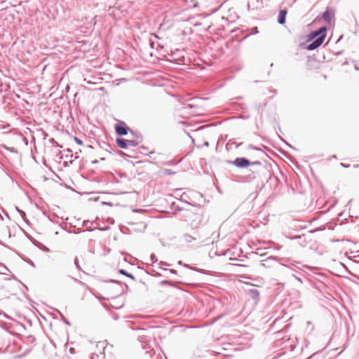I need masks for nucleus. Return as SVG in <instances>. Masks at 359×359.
<instances>
[{
  "mask_svg": "<svg viewBox=\"0 0 359 359\" xmlns=\"http://www.w3.org/2000/svg\"><path fill=\"white\" fill-rule=\"evenodd\" d=\"M327 27L323 26L319 29L312 31L306 36V41H311L305 48L308 50H313L320 47L324 42L327 36Z\"/></svg>",
  "mask_w": 359,
  "mask_h": 359,
  "instance_id": "1",
  "label": "nucleus"
},
{
  "mask_svg": "<svg viewBox=\"0 0 359 359\" xmlns=\"http://www.w3.org/2000/svg\"><path fill=\"white\" fill-rule=\"evenodd\" d=\"M176 210H183L182 217L192 229L198 228L201 224L202 217L201 214L197 212L199 208L192 206L191 208H185L184 207L177 206Z\"/></svg>",
  "mask_w": 359,
  "mask_h": 359,
  "instance_id": "2",
  "label": "nucleus"
},
{
  "mask_svg": "<svg viewBox=\"0 0 359 359\" xmlns=\"http://www.w3.org/2000/svg\"><path fill=\"white\" fill-rule=\"evenodd\" d=\"M226 163L238 168H246L251 165V161L245 157H237L233 161H226Z\"/></svg>",
  "mask_w": 359,
  "mask_h": 359,
  "instance_id": "3",
  "label": "nucleus"
},
{
  "mask_svg": "<svg viewBox=\"0 0 359 359\" xmlns=\"http://www.w3.org/2000/svg\"><path fill=\"white\" fill-rule=\"evenodd\" d=\"M129 131L133 135H135V133L130 130V128L126 125L125 122L119 121L115 125V132L118 135H126Z\"/></svg>",
  "mask_w": 359,
  "mask_h": 359,
  "instance_id": "4",
  "label": "nucleus"
},
{
  "mask_svg": "<svg viewBox=\"0 0 359 359\" xmlns=\"http://www.w3.org/2000/svg\"><path fill=\"white\" fill-rule=\"evenodd\" d=\"M116 142L119 148L123 149H127L128 147H137L139 144L138 142L135 140H129L121 137H117Z\"/></svg>",
  "mask_w": 359,
  "mask_h": 359,
  "instance_id": "5",
  "label": "nucleus"
},
{
  "mask_svg": "<svg viewBox=\"0 0 359 359\" xmlns=\"http://www.w3.org/2000/svg\"><path fill=\"white\" fill-rule=\"evenodd\" d=\"M229 250L230 248H227L226 250H223L222 248H211L209 251L208 255L211 259L217 256H225Z\"/></svg>",
  "mask_w": 359,
  "mask_h": 359,
  "instance_id": "6",
  "label": "nucleus"
},
{
  "mask_svg": "<svg viewBox=\"0 0 359 359\" xmlns=\"http://www.w3.org/2000/svg\"><path fill=\"white\" fill-rule=\"evenodd\" d=\"M104 281L106 282V283H116V284H117L120 287V289H118L117 290V292H116V296H118V295H121V294H123V289L122 288L123 285H124L126 287H128V285L126 283H123L121 281L117 280H115V279H108V280H105Z\"/></svg>",
  "mask_w": 359,
  "mask_h": 359,
  "instance_id": "7",
  "label": "nucleus"
},
{
  "mask_svg": "<svg viewBox=\"0 0 359 359\" xmlns=\"http://www.w3.org/2000/svg\"><path fill=\"white\" fill-rule=\"evenodd\" d=\"M248 296L255 301V303H257L259 300V291L256 288H251L248 290Z\"/></svg>",
  "mask_w": 359,
  "mask_h": 359,
  "instance_id": "8",
  "label": "nucleus"
},
{
  "mask_svg": "<svg viewBox=\"0 0 359 359\" xmlns=\"http://www.w3.org/2000/svg\"><path fill=\"white\" fill-rule=\"evenodd\" d=\"M183 266L187 268V269H189L190 270L198 272L200 273L206 274V275H212V271H207V270L202 269H199V268H196V267H194V266H190L188 264H183Z\"/></svg>",
  "mask_w": 359,
  "mask_h": 359,
  "instance_id": "9",
  "label": "nucleus"
},
{
  "mask_svg": "<svg viewBox=\"0 0 359 359\" xmlns=\"http://www.w3.org/2000/svg\"><path fill=\"white\" fill-rule=\"evenodd\" d=\"M287 11L280 10L278 15V22L280 25H284L286 21Z\"/></svg>",
  "mask_w": 359,
  "mask_h": 359,
  "instance_id": "10",
  "label": "nucleus"
},
{
  "mask_svg": "<svg viewBox=\"0 0 359 359\" xmlns=\"http://www.w3.org/2000/svg\"><path fill=\"white\" fill-rule=\"evenodd\" d=\"M106 346H107V341H99V342H97V344L96 345L97 349L99 351H100V355H103V357L102 359H103L104 357V351L106 348Z\"/></svg>",
  "mask_w": 359,
  "mask_h": 359,
  "instance_id": "11",
  "label": "nucleus"
},
{
  "mask_svg": "<svg viewBox=\"0 0 359 359\" xmlns=\"http://www.w3.org/2000/svg\"><path fill=\"white\" fill-rule=\"evenodd\" d=\"M177 283L184 284V283L181 282V281L173 282V281L168 280H163L159 283V284L161 285H169V286L173 287H177Z\"/></svg>",
  "mask_w": 359,
  "mask_h": 359,
  "instance_id": "12",
  "label": "nucleus"
},
{
  "mask_svg": "<svg viewBox=\"0 0 359 359\" xmlns=\"http://www.w3.org/2000/svg\"><path fill=\"white\" fill-rule=\"evenodd\" d=\"M333 17L334 13L330 10H326L323 13V18L326 22H330Z\"/></svg>",
  "mask_w": 359,
  "mask_h": 359,
  "instance_id": "13",
  "label": "nucleus"
},
{
  "mask_svg": "<svg viewBox=\"0 0 359 359\" xmlns=\"http://www.w3.org/2000/svg\"><path fill=\"white\" fill-rule=\"evenodd\" d=\"M250 255L255 260L260 261V262L271 259V257H268L267 258H266V259H259V258L264 257L266 255V254H264V253L259 255L258 252H252L251 253H250Z\"/></svg>",
  "mask_w": 359,
  "mask_h": 359,
  "instance_id": "14",
  "label": "nucleus"
},
{
  "mask_svg": "<svg viewBox=\"0 0 359 359\" xmlns=\"http://www.w3.org/2000/svg\"><path fill=\"white\" fill-rule=\"evenodd\" d=\"M118 273L119 274H121L123 276H125L129 278H130L133 280H135V277L130 273H128L126 270L120 269L118 270Z\"/></svg>",
  "mask_w": 359,
  "mask_h": 359,
  "instance_id": "15",
  "label": "nucleus"
},
{
  "mask_svg": "<svg viewBox=\"0 0 359 359\" xmlns=\"http://www.w3.org/2000/svg\"><path fill=\"white\" fill-rule=\"evenodd\" d=\"M182 239L186 243H190L193 241L196 240V238L194 237H193L192 236L189 235L187 233L184 234Z\"/></svg>",
  "mask_w": 359,
  "mask_h": 359,
  "instance_id": "16",
  "label": "nucleus"
},
{
  "mask_svg": "<svg viewBox=\"0 0 359 359\" xmlns=\"http://www.w3.org/2000/svg\"><path fill=\"white\" fill-rule=\"evenodd\" d=\"M339 265L343 269V270H339L341 273L346 272L348 275L353 276V273L348 269V267L341 262H339Z\"/></svg>",
  "mask_w": 359,
  "mask_h": 359,
  "instance_id": "17",
  "label": "nucleus"
},
{
  "mask_svg": "<svg viewBox=\"0 0 359 359\" xmlns=\"http://www.w3.org/2000/svg\"><path fill=\"white\" fill-rule=\"evenodd\" d=\"M110 229V227L109 226H104V227H100L98 225H97L95 228L92 229L91 227H87V229H86V231H94L95 229H98L100 231H107ZM85 231V230L83 231Z\"/></svg>",
  "mask_w": 359,
  "mask_h": 359,
  "instance_id": "18",
  "label": "nucleus"
},
{
  "mask_svg": "<svg viewBox=\"0 0 359 359\" xmlns=\"http://www.w3.org/2000/svg\"><path fill=\"white\" fill-rule=\"evenodd\" d=\"M121 255L123 257V261L125 262H127L130 264H133L130 261L131 259H133V256L125 252H121Z\"/></svg>",
  "mask_w": 359,
  "mask_h": 359,
  "instance_id": "19",
  "label": "nucleus"
},
{
  "mask_svg": "<svg viewBox=\"0 0 359 359\" xmlns=\"http://www.w3.org/2000/svg\"><path fill=\"white\" fill-rule=\"evenodd\" d=\"M159 269L163 270V271H168L170 273L177 275V271L175 270V269H166V268H163V267H161V266H159Z\"/></svg>",
  "mask_w": 359,
  "mask_h": 359,
  "instance_id": "20",
  "label": "nucleus"
},
{
  "mask_svg": "<svg viewBox=\"0 0 359 359\" xmlns=\"http://www.w3.org/2000/svg\"><path fill=\"white\" fill-rule=\"evenodd\" d=\"M248 149L259 151L262 155L266 156V153L264 151H263L261 149H259V148H258V147H255V146H254L252 144H250L248 146Z\"/></svg>",
  "mask_w": 359,
  "mask_h": 359,
  "instance_id": "21",
  "label": "nucleus"
},
{
  "mask_svg": "<svg viewBox=\"0 0 359 359\" xmlns=\"http://www.w3.org/2000/svg\"><path fill=\"white\" fill-rule=\"evenodd\" d=\"M65 154V156L66 158L67 157H70V158H72L74 156V154H72V150L70 149H67L66 150L64 151Z\"/></svg>",
  "mask_w": 359,
  "mask_h": 359,
  "instance_id": "22",
  "label": "nucleus"
},
{
  "mask_svg": "<svg viewBox=\"0 0 359 359\" xmlns=\"http://www.w3.org/2000/svg\"><path fill=\"white\" fill-rule=\"evenodd\" d=\"M150 259L152 263H155V262H158V259H157L156 256L153 253L151 254V255H150Z\"/></svg>",
  "mask_w": 359,
  "mask_h": 359,
  "instance_id": "23",
  "label": "nucleus"
},
{
  "mask_svg": "<svg viewBox=\"0 0 359 359\" xmlns=\"http://www.w3.org/2000/svg\"><path fill=\"white\" fill-rule=\"evenodd\" d=\"M15 209L18 212V213L20 215V216L22 217V218H25V216H26V214L24 211L21 210L20 209H19L18 207H15Z\"/></svg>",
  "mask_w": 359,
  "mask_h": 359,
  "instance_id": "24",
  "label": "nucleus"
},
{
  "mask_svg": "<svg viewBox=\"0 0 359 359\" xmlns=\"http://www.w3.org/2000/svg\"><path fill=\"white\" fill-rule=\"evenodd\" d=\"M159 265H160V266H161V267H163H163H165V266H171V264H169V263H168V262H163V261H161V262H159Z\"/></svg>",
  "mask_w": 359,
  "mask_h": 359,
  "instance_id": "25",
  "label": "nucleus"
},
{
  "mask_svg": "<svg viewBox=\"0 0 359 359\" xmlns=\"http://www.w3.org/2000/svg\"><path fill=\"white\" fill-rule=\"evenodd\" d=\"M74 264L76 266V267L79 269V270H81V267L79 264V259L78 258L76 257L75 259H74Z\"/></svg>",
  "mask_w": 359,
  "mask_h": 359,
  "instance_id": "26",
  "label": "nucleus"
},
{
  "mask_svg": "<svg viewBox=\"0 0 359 359\" xmlns=\"http://www.w3.org/2000/svg\"><path fill=\"white\" fill-rule=\"evenodd\" d=\"M74 141H75V142H76V144H79V145L83 144V141H82L81 139H79V138H78V137H74Z\"/></svg>",
  "mask_w": 359,
  "mask_h": 359,
  "instance_id": "27",
  "label": "nucleus"
},
{
  "mask_svg": "<svg viewBox=\"0 0 359 359\" xmlns=\"http://www.w3.org/2000/svg\"><path fill=\"white\" fill-rule=\"evenodd\" d=\"M262 165V162L259 161H251V165Z\"/></svg>",
  "mask_w": 359,
  "mask_h": 359,
  "instance_id": "28",
  "label": "nucleus"
},
{
  "mask_svg": "<svg viewBox=\"0 0 359 359\" xmlns=\"http://www.w3.org/2000/svg\"><path fill=\"white\" fill-rule=\"evenodd\" d=\"M90 221L89 220H84L82 223V226H87V224L89 223ZM93 223H95V221L94 222H90V224H93Z\"/></svg>",
  "mask_w": 359,
  "mask_h": 359,
  "instance_id": "29",
  "label": "nucleus"
},
{
  "mask_svg": "<svg viewBox=\"0 0 359 359\" xmlns=\"http://www.w3.org/2000/svg\"><path fill=\"white\" fill-rule=\"evenodd\" d=\"M4 147L6 150L10 151L11 152H13H13H16L15 149V148H13V147H12V148H9V147H6V146H4Z\"/></svg>",
  "mask_w": 359,
  "mask_h": 359,
  "instance_id": "30",
  "label": "nucleus"
},
{
  "mask_svg": "<svg viewBox=\"0 0 359 359\" xmlns=\"http://www.w3.org/2000/svg\"><path fill=\"white\" fill-rule=\"evenodd\" d=\"M177 206H179V205H176L175 202H172V203H171V205H170V207H171V208H172H172H173V209H175V212H177V210H176V207H177Z\"/></svg>",
  "mask_w": 359,
  "mask_h": 359,
  "instance_id": "31",
  "label": "nucleus"
},
{
  "mask_svg": "<svg viewBox=\"0 0 359 359\" xmlns=\"http://www.w3.org/2000/svg\"><path fill=\"white\" fill-rule=\"evenodd\" d=\"M62 320H63V322H64L65 324H67V325H70L69 321L67 318H65V316H62Z\"/></svg>",
  "mask_w": 359,
  "mask_h": 359,
  "instance_id": "32",
  "label": "nucleus"
},
{
  "mask_svg": "<svg viewBox=\"0 0 359 359\" xmlns=\"http://www.w3.org/2000/svg\"><path fill=\"white\" fill-rule=\"evenodd\" d=\"M25 354L24 353H22V354H18V355H15L14 356V358L15 359H20V358H22V357H24Z\"/></svg>",
  "mask_w": 359,
  "mask_h": 359,
  "instance_id": "33",
  "label": "nucleus"
},
{
  "mask_svg": "<svg viewBox=\"0 0 359 359\" xmlns=\"http://www.w3.org/2000/svg\"><path fill=\"white\" fill-rule=\"evenodd\" d=\"M194 105L191 104H185L184 106V109L193 108Z\"/></svg>",
  "mask_w": 359,
  "mask_h": 359,
  "instance_id": "34",
  "label": "nucleus"
},
{
  "mask_svg": "<svg viewBox=\"0 0 359 359\" xmlns=\"http://www.w3.org/2000/svg\"><path fill=\"white\" fill-rule=\"evenodd\" d=\"M152 276H154V277H161L162 276V274L159 272H154Z\"/></svg>",
  "mask_w": 359,
  "mask_h": 359,
  "instance_id": "35",
  "label": "nucleus"
},
{
  "mask_svg": "<svg viewBox=\"0 0 359 359\" xmlns=\"http://www.w3.org/2000/svg\"><path fill=\"white\" fill-rule=\"evenodd\" d=\"M356 254V255H354L353 257H359V250L356 251V252H351V254Z\"/></svg>",
  "mask_w": 359,
  "mask_h": 359,
  "instance_id": "36",
  "label": "nucleus"
},
{
  "mask_svg": "<svg viewBox=\"0 0 359 359\" xmlns=\"http://www.w3.org/2000/svg\"><path fill=\"white\" fill-rule=\"evenodd\" d=\"M26 262L28 264H29L32 266L35 267V264H34V262L32 260L29 259L28 261H26Z\"/></svg>",
  "mask_w": 359,
  "mask_h": 359,
  "instance_id": "37",
  "label": "nucleus"
},
{
  "mask_svg": "<svg viewBox=\"0 0 359 359\" xmlns=\"http://www.w3.org/2000/svg\"><path fill=\"white\" fill-rule=\"evenodd\" d=\"M253 33L257 34L259 32L258 28L257 27H255L252 28Z\"/></svg>",
  "mask_w": 359,
  "mask_h": 359,
  "instance_id": "38",
  "label": "nucleus"
},
{
  "mask_svg": "<svg viewBox=\"0 0 359 359\" xmlns=\"http://www.w3.org/2000/svg\"><path fill=\"white\" fill-rule=\"evenodd\" d=\"M102 203L104 205H109V206H112L113 205V203H111V202H103Z\"/></svg>",
  "mask_w": 359,
  "mask_h": 359,
  "instance_id": "39",
  "label": "nucleus"
},
{
  "mask_svg": "<svg viewBox=\"0 0 359 359\" xmlns=\"http://www.w3.org/2000/svg\"><path fill=\"white\" fill-rule=\"evenodd\" d=\"M43 251H44L45 252H50V248H41Z\"/></svg>",
  "mask_w": 359,
  "mask_h": 359,
  "instance_id": "40",
  "label": "nucleus"
},
{
  "mask_svg": "<svg viewBox=\"0 0 359 359\" xmlns=\"http://www.w3.org/2000/svg\"><path fill=\"white\" fill-rule=\"evenodd\" d=\"M303 267L306 268V269H310V270L313 269V268H312V267H311V266H307V265H303Z\"/></svg>",
  "mask_w": 359,
  "mask_h": 359,
  "instance_id": "41",
  "label": "nucleus"
},
{
  "mask_svg": "<svg viewBox=\"0 0 359 359\" xmlns=\"http://www.w3.org/2000/svg\"><path fill=\"white\" fill-rule=\"evenodd\" d=\"M233 144H235L236 147L238 148L242 143H236V142H233Z\"/></svg>",
  "mask_w": 359,
  "mask_h": 359,
  "instance_id": "42",
  "label": "nucleus"
},
{
  "mask_svg": "<svg viewBox=\"0 0 359 359\" xmlns=\"http://www.w3.org/2000/svg\"><path fill=\"white\" fill-rule=\"evenodd\" d=\"M74 156L75 158H79V153L78 152H76L74 154Z\"/></svg>",
  "mask_w": 359,
  "mask_h": 359,
  "instance_id": "43",
  "label": "nucleus"
},
{
  "mask_svg": "<svg viewBox=\"0 0 359 359\" xmlns=\"http://www.w3.org/2000/svg\"><path fill=\"white\" fill-rule=\"evenodd\" d=\"M296 280H297L299 282H300L301 283H303L302 279L300 278H298V277H295Z\"/></svg>",
  "mask_w": 359,
  "mask_h": 359,
  "instance_id": "44",
  "label": "nucleus"
},
{
  "mask_svg": "<svg viewBox=\"0 0 359 359\" xmlns=\"http://www.w3.org/2000/svg\"><path fill=\"white\" fill-rule=\"evenodd\" d=\"M1 313H3L6 318H8V316H7L5 313H4V312H2V311H0V315H1Z\"/></svg>",
  "mask_w": 359,
  "mask_h": 359,
  "instance_id": "45",
  "label": "nucleus"
},
{
  "mask_svg": "<svg viewBox=\"0 0 359 359\" xmlns=\"http://www.w3.org/2000/svg\"><path fill=\"white\" fill-rule=\"evenodd\" d=\"M50 142L51 143H55V144L56 143V142L55 141V140H54L53 138L50 139Z\"/></svg>",
  "mask_w": 359,
  "mask_h": 359,
  "instance_id": "46",
  "label": "nucleus"
},
{
  "mask_svg": "<svg viewBox=\"0 0 359 359\" xmlns=\"http://www.w3.org/2000/svg\"><path fill=\"white\" fill-rule=\"evenodd\" d=\"M97 163H98V160H95L91 162V163H93V164Z\"/></svg>",
  "mask_w": 359,
  "mask_h": 359,
  "instance_id": "47",
  "label": "nucleus"
},
{
  "mask_svg": "<svg viewBox=\"0 0 359 359\" xmlns=\"http://www.w3.org/2000/svg\"><path fill=\"white\" fill-rule=\"evenodd\" d=\"M95 356L99 357L98 354L93 353L92 359H94Z\"/></svg>",
  "mask_w": 359,
  "mask_h": 359,
  "instance_id": "48",
  "label": "nucleus"
},
{
  "mask_svg": "<svg viewBox=\"0 0 359 359\" xmlns=\"http://www.w3.org/2000/svg\"><path fill=\"white\" fill-rule=\"evenodd\" d=\"M341 166H343V167H344V168H348V167L349 166V165H345V164H344V163H341Z\"/></svg>",
  "mask_w": 359,
  "mask_h": 359,
  "instance_id": "49",
  "label": "nucleus"
},
{
  "mask_svg": "<svg viewBox=\"0 0 359 359\" xmlns=\"http://www.w3.org/2000/svg\"><path fill=\"white\" fill-rule=\"evenodd\" d=\"M344 255L347 257L348 259L352 260L351 258L348 256L347 252H345Z\"/></svg>",
  "mask_w": 359,
  "mask_h": 359,
  "instance_id": "50",
  "label": "nucleus"
},
{
  "mask_svg": "<svg viewBox=\"0 0 359 359\" xmlns=\"http://www.w3.org/2000/svg\"><path fill=\"white\" fill-rule=\"evenodd\" d=\"M69 352H70L71 353H74V348H69Z\"/></svg>",
  "mask_w": 359,
  "mask_h": 359,
  "instance_id": "51",
  "label": "nucleus"
},
{
  "mask_svg": "<svg viewBox=\"0 0 359 359\" xmlns=\"http://www.w3.org/2000/svg\"><path fill=\"white\" fill-rule=\"evenodd\" d=\"M178 264L183 266V264H184L182 261H179Z\"/></svg>",
  "mask_w": 359,
  "mask_h": 359,
  "instance_id": "52",
  "label": "nucleus"
},
{
  "mask_svg": "<svg viewBox=\"0 0 359 359\" xmlns=\"http://www.w3.org/2000/svg\"><path fill=\"white\" fill-rule=\"evenodd\" d=\"M55 144H56V146H57V147H60V148H62V147L61 145H60V144H59L58 143H57V142L55 143Z\"/></svg>",
  "mask_w": 359,
  "mask_h": 359,
  "instance_id": "53",
  "label": "nucleus"
},
{
  "mask_svg": "<svg viewBox=\"0 0 359 359\" xmlns=\"http://www.w3.org/2000/svg\"><path fill=\"white\" fill-rule=\"evenodd\" d=\"M204 144H205V146H206V147H208V146H209V143H208V142H205L204 143Z\"/></svg>",
  "mask_w": 359,
  "mask_h": 359,
  "instance_id": "54",
  "label": "nucleus"
},
{
  "mask_svg": "<svg viewBox=\"0 0 359 359\" xmlns=\"http://www.w3.org/2000/svg\"><path fill=\"white\" fill-rule=\"evenodd\" d=\"M256 249L258 250H266V248H256Z\"/></svg>",
  "mask_w": 359,
  "mask_h": 359,
  "instance_id": "55",
  "label": "nucleus"
},
{
  "mask_svg": "<svg viewBox=\"0 0 359 359\" xmlns=\"http://www.w3.org/2000/svg\"><path fill=\"white\" fill-rule=\"evenodd\" d=\"M184 203H185L186 204H187V205H190V206H192V205H191V203H188V202H187V201H184Z\"/></svg>",
  "mask_w": 359,
  "mask_h": 359,
  "instance_id": "56",
  "label": "nucleus"
},
{
  "mask_svg": "<svg viewBox=\"0 0 359 359\" xmlns=\"http://www.w3.org/2000/svg\"><path fill=\"white\" fill-rule=\"evenodd\" d=\"M168 60H170V61H172V60H175V61H176L177 60H176V59H172V58H170V59H168Z\"/></svg>",
  "mask_w": 359,
  "mask_h": 359,
  "instance_id": "57",
  "label": "nucleus"
},
{
  "mask_svg": "<svg viewBox=\"0 0 359 359\" xmlns=\"http://www.w3.org/2000/svg\"><path fill=\"white\" fill-rule=\"evenodd\" d=\"M89 252H90V253H93V254H94V253H95V252H94V251H93V250H89Z\"/></svg>",
  "mask_w": 359,
  "mask_h": 359,
  "instance_id": "58",
  "label": "nucleus"
},
{
  "mask_svg": "<svg viewBox=\"0 0 359 359\" xmlns=\"http://www.w3.org/2000/svg\"><path fill=\"white\" fill-rule=\"evenodd\" d=\"M167 172L168 173H171V171L170 170H167Z\"/></svg>",
  "mask_w": 359,
  "mask_h": 359,
  "instance_id": "59",
  "label": "nucleus"
},
{
  "mask_svg": "<svg viewBox=\"0 0 359 359\" xmlns=\"http://www.w3.org/2000/svg\"><path fill=\"white\" fill-rule=\"evenodd\" d=\"M239 251L242 252V248H239Z\"/></svg>",
  "mask_w": 359,
  "mask_h": 359,
  "instance_id": "60",
  "label": "nucleus"
},
{
  "mask_svg": "<svg viewBox=\"0 0 359 359\" xmlns=\"http://www.w3.org/2000/svg\"><path fill=\"white\" fill-rule=\"evenodd\" d=\"M101 161H104V158H100Z\"/></svg>",
  "mask_w": 359,
  "mask_h": 359,
  "instance_id": "61",
  "label": "nucleus"
},
{
  "mask_svg": "<svg viewBox=\"0 0 359 359\" xmlns=\"http://www.w3.org/2000/svg\"><path fill=\"white\" fill-rule=\"evenodd\" d=\"M339 276H341V277H344V274H341V275H339Z\"/></svg>",
  "mask_w": 359,
  "mask_h": 359,
  "instance_id": "62",
  "label": "nucleus"
},
{
  "mask_svg": "<svg viewBox=\"0 0 359 359\" xmlns=\"http://www.w3.org/2000/svg\"><path fill=\"white\" fill-rule=\"evenodd\" d=\"M0 218H1V219L3 220V217L1 215H0Z\"/></svg>",
  "mask_w": 359,
  "mask_h": 359,
  "instance_id": "63",
  "label": "nucleus"
}]
</instances>
